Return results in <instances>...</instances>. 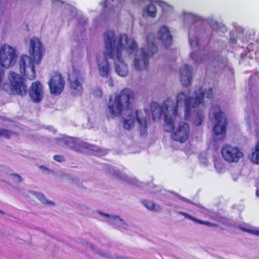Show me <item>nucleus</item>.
I'll return each instance as SVG.
<instances>
[{
  "label": "nucleus",
  "instance_id": "f257e3e1",
  "mask_svg": "<svg viewBox=\"0 0 259 259\" xmlns=\"http://www.w3.org/2000/svg\"><path fill=\"white\" fill-rule=\"evenodd\" d=\"M104 36L106 54L110 59H116L118 62H115V71L122 77L128 74L127 66L122 58L123 51L129 55H135L134 65L138 71L146 70L149 65V58L158 51V47L153 42L147 49L141 48L139 50L135 39L129 38L126 34H120L117 38L114 31L107 30Z\"/></svg>",
  "mask_w": 259,
  "mask_h": 259
},
{
  "label": "nucleus",
  "instance_id": "f03ea898",
  "mask_svg": "<svg viewBox=\"0 0 259 259\" xmlns=\"http://www.w3.org/2000/svg\"><path fill=\"white\" fill-rule=\"evenodd\" d=\"M213 97V91L211 88L205 91L202 88L195 92V98L189 97L184 93L181 92L178 94L177 98L176 104L174 100L167 99L163 102L161 106L156 102H152L150 104V110L153 120L164 118V122L166 125L167 132H171L175 128L174 119L169 117L168 114L171 112L174 116L178 115V107L179 105H185V119H188L191 115L192 108H197L201 104L203 103V100L206 98L208 100H212Z\"/></svg>",
  "mask_w": 259,
  "mask_h": 259
},
{
  "label": "nucleus",
  "instance_id": "7ed1b4c3",
  "mask_svg": "<svg viewBox=\"0 0 259 259\" xmlns=\"http://www.w3.org/2000/svg\"><path fill=\"white\" fill-rule=\"evenodd\" d=\"M134 92L128 88L122 89L119 94L115 96L113 99L110 97L107 107L109 114H107V118L109 120L111 118L119 116L123 111H126L128 112L127 114L128 118L124 119L123 121V126L124 129L130 130L134 127L136 116L140 128L146 130L147 119L144 116V112L146 114V111L137 110L135 115L132 110V105L134 101Z\"/></svg>",
  "mask_w": 259,
  "mask_h": 259
},
{
  "label": "nucleus",
  "instance_id": "20e7f679",
  "mask_svg": "<svg viewBox=\"0 0 259 259\" xmlns=\"http://www.w3.org/2000/svg\"><path fill=\"white\" fill-rule=\"evenodd\" d=\"M45 52L44 47L40 40L36 37H33L30 39L29 53L30 56L26 55H22L19 61L20 72L26 76V61L29 60L28 67L30 68L32 75L28 78L33 80L35 78L36 71L35 64H39Z\"/></svg>",
  "mask_w": 259,
  "mask_h": 259
},
{
  "label": "nucleus",
  "instance_id": "39448f33",
  "mask_svg": "<svg viewBox=\"0 0 259 259\" xmlns=\"http://www.w3.org/2000/svg\"><path fill=\"white\" fill-rule=\"evenodd\" d=\"M214 118L216 123L213 128V138L215 141L223 140L226 135L227 119L218 105H213L210 110L209 117Z\"/></svg>",
  "mask_w": 259,
  "mask_h": 259
},
{
  "label": "nucleus",
  "instance_id": "423d86ee",
  "mask_svg": "<svg viewBox=\"0 0 259 259\" xmlns=\"http://www.w3.org/2000/svg\"><path fill=\"white\" fill-rule=\"evenodd\" d=\"M10 90L12 94L24 96L28 92L27 86L23 77L15 72H11L9 75Z\"/></svg>",
  "mask_w": 259,
  "mask_h": 259
},
{
  "label": "nucleus",
  "instance_id": "0eeeda50",
  "mask_svg": "<svg viewBox=\"0 0 259 259\" xmlns=\"http://www.w3.org/2000/svg\"><path fill=\"white\" fill-rule=\"evenodd\" d=\"M223 159L228 163H237L243 157L242 151L237 147L225 144L221 149Z\"/></svg>",
  "mask_w": 259,
  "mask_h": 259
},
{
  "label": "nucleus",
  "instance_id": "6e6552de",
  "mask_svg": "<svg viewBox=\"0 0 259 259\" xmlns=\"http://www.w3.org/2000/svg\"><path fill=\"white\" fill-rule=\"evenodd\" d=\"M70 87L74 94L80 95L82 93V87L83 78L80 71L77 69H73L68 77Z\"/></svg>",
  "mask_w": 259,
  "mask_h": 259
},
{
  "label": "nucleus",
  "instance_id": "1a4fd4ad",
  "mask_svg": "<svg viewBox=\"0 0 259 259\" xmlns=\"http://www.w3.org/2000/svg\"><path fill=\"white\" fill-rule=\"evenodd\" d=\"M49 85L51 93L60 95L62 92L65 85V81L61 74L59 72H55L50 78Z\"/></svg>",
  "mask_w": 259,
  "mask_h": 259
},
{
  "label": "nucleus",
  "instance_id": "9d476101",
  "mask_svg": "<svg viewBox=\"0 0 259 259\" xmlns=\"http://www.w3.org/2000/svg\"><path fill=\"white\" fill-rule=\"evenodd\" d=\"M190 133L189 124L182 122L179 123L176 131L172 134L171 137L174 140L182 143L188 140Z\"/></svg>",
  "mask_w": 259,
  "mask_h": 259
},
{
  "label": "nucleus",
  "instance_id": "9b49d317",
  "mask_svg": "<svg viewBox=\"0 0 259 259\" xmlns=\"http://www.w3.org/2000/svg\"><path fill=\"white\" fill-rule=\"evenodd\" d=\"M28 92L30 99L34 103H40L43 99V87L39 81L32 82Z\"/></svg>",
  "mask_w": 259,
  "mask_h": 259
},
{
  "label": "nucleus",
  "instance_id": "f8f14e48",
  "mask_svg": "<svg viewBox=\"0 0 259 259\" xmlns=\"http://www.w3.org/2000/svg\"><path fill=\"white\" fill-rule=\"evenodd\" d=\"M65 143L72 150L77 152H81L84 149H90L91 148V145L74 138H68Z\"/></svg>",
  "mask_w": 259,
  "mask_h": 259
},
{
  "label": "nucleus",
  "instance_id": "ddd939ff",
  "mask_svg": "<svg viewBox=\"0 0 259 259\" xmlns=\"http://www.w3.org/2000/svg\"><path fill=\"white\" fill-rule=\"evenodd\" d=\"M158 37L165 47L170 46L173 42V37L167 27L161 26L158 33Z\"/></svg>",
  "mask_w": 259,
  "mask_h": 259
},
{
  "label": "nucleus",
  "instance_id": "4468645a",
  "mask_svg": "<svg viewBox=\"0 0 259 259\" xmlns=\"http://www.w3.org/2000/svg\"><path fill=\"white\" fill-rule=\"evenodd\" d=\"M180 80L185 87L189 86L192 82V68L188 65H184L180 70Z\"/></svg>",
  "mask_w": 259,
  "mask_h": 259
},
{
  "label": "nucleus",
  "instance_id": "2eb2a0df",
  "mask_svg": "<svg viewBox=\"0 0 259 259\" xmlns=\"http://www.w3.org/2000/svg\"><path fill=\"white\" fill-rule=\"evenodd\" d=\"M97 61L99 74L101 76L107 78L109 73V64L107 59L105 58L103 62L100 63V60L98 58Z\"/></svg>",
  "mask_w": 259,
  "mask_h": 259
},
{
  "label": "nucleus",
  "instance_id": "dca6fc26",
  "mask_svg": "<svg viewBox=\"0 0 259 259\" xmlns=\"http://www.w3.org/2000/svg\"><path fill=\"white\" fill-rule=\"evenodd\" d=\"M178 213L184 216L185 218L188 219L189 220H190L195 223H198L200 224L204 225H206L208 227H218V225L216 224H214V223H211L208 221H202L201 220H199V219H198L196 218H194L193 216L191 215L190 214H189L186 212H185L180 211L178 212Z\"/></svg>",
  "mask_w": 259,
  "mask_h": 259
},
{
  "label": "nucleus",
  "instance_id": "f3484780",
  "mask_svg": "<svg viewBox=\"0 0 259 259\" xmlns=\"http://www.w3.org/2000/svg\"><path fill=\"white\" fill-rule=\"evenodd\" d=\"M250 159L254 163L259 164V142L255 145L254 150L250 155Z\"/></svg>",
  "mask_w": 259,
  "mask_h": 259
},
{
  "label": "nucleus",
  "instance_id": "a211bd4d",
  "mask_svg": "<svg viewBox=\"0 0 259 259\" xmlns=\"http://www.w3.org/2000/svg\"><path fill=\"white\" fill-rule=\"evenodd\" d=\"M145 10L146 13L149 16L152 18L156 16L157 13V8L154 4H150L147 5Z\"/></svg>",
  "mask_w": 259,
  "mask_h": 259
},
{
  "label": "nucleus",
  "instance_id": "6ab92c4d",
  "mask_svg": "<svg viewBox=\"0 0 259 259\" xmlns=\"http://www.w3.org/2000/svg\"><path fill=\"white\" fill-rule=\"evenodd\" d=\"M204 119L203 113L201 111H198L196 114V116L194 120V124L197 125H201Z\"/></svg>",
  "mask_w": 259,
  "mask_h": 259
},
{
  "label": "nucleus",
  "instance_id": "aec40b11",
  "mask_svg": "<svg viewBox=\"0 0 259 259\" xmlns=\"http://www.w3.org/2000/svg\"><path fill=\"white\" fill-rule=\"evenodd\" d=\"M15 133L10 130L4 128H0V137H4L7 139H9L11 136Z\"/></svg>",
  "mask_w": 259,
  "mask_h": 259
},
{
  "label": "nucleus",
  "instance_id": "412c9836",
  "mask_svg": "<svg viewBox=\"0 0 259 259\" xmlns=\"http://www.w3.org/2000/svg\"><path fill=\"white\" fill-rule=\"evenodd\" d=\"M142 203L148 209L150 210H154L155 207V203L150 200H143L142 201Z\"/></svg>",
  "mask_w": 259,
  "mask_h": 259
},
{
  "label": "nucleus",
  "instance_id": "4be33fe9",
  "mask_svg": "<svg viewBox=\"0 0 259 259\" xmlns=\"http://www.w3.org/2000/svg\"><path fill=\"white\" fill-rule=\"evenodd\" d=\"M37 197L42 203L49 205H55V203L53 201H49L46 199L45 196L42 193L37 194Z\"/></svg>",
  "mask_w": 259,
  "mask_h": 259
},
{
  "label": "nucleus",
  "instance_id": "5701e85b",
  "mask_svg": "<svg viewBox=\"0 0 259 259\" xmlns=\"http://www.w3.org/2000/svg\"><path fill=\"white\" fill-rule=\"evenodd\" d=\"M189 43L190 45L192 47H195L199 46V40L198 38L196 37L193 39L190 38L189 39Z\"/></svg>",
  "mask_w": 259,
  "mask_h": 259
},
{
  "label": "nucleus",
  "instance_id": "b1692460",
  "mask_svg": "<svg viewBox=\"0 0 259 259\" xmlns=\"http://www.w3.org/2000/svg\"><path fill=\"white\" fill-rule=\"evenodd\" d=\"M242 230L246 232L249 233L250 234L259 236V230H252L246 228H242Z\"/></svg>",
  "mask_w": 259,
  "mask_h": 259
},
{
  "label": "nucleus",
  "instance_id": "393cba45",
  "mask_svg": "<svg viewBox=\"0 0 259 259\" xmlns=\"http://www.w3.org/2000/svg\"><path fill=\"white\" fill-rule=\"evenodd\" d=\"M53 158L55 161L59 162H62L65 161L64 157L60 155H54Z\"/></svg>",
  "mask_w": 259,
  "mask_h": 259
},
{
  "label": "nucleus",
  "instance_id": "a878e982",
  "mask_svg": "<svg viewBox=\"0 0 259 259\" xmlns=\"http://www.w3.org/2000/svg\"><path fill=\"white\" fill-rule=\"evenodd\" d=\"M11 176L17 179V181L18 183H20L22 181V179L20 175H19L18 174H13L11 175Z\"/></svg>",
  "mask_w": 259,
  "mask_h": 259
},
{
  "label": "nucleus",
  "instance_id": "bb28decb",
  "mask_svg": "<svg viewBox=\"0 0 259 259\" xmlns=\"http://www.w3.org/2000/svg\"><path fill=\"white\" fill-rule=\"evenodd\" d=\"M98 213L104 217H106L107 218L110 217V215L108 213H105L102 212H99Z\"/></svg>",
  "mask_w": 259,
  "mask_h": 259
},
{
  "label": "nucleus",
  "instance_id": "cd10ccee",
  "mask_svg": "<svg viewBox=\"0 0 259 259\" xmlns=\"http://www.w3.org/2000/svg\"><path fill=\"white\" fill-rule=\"evenodd\" d=\"M40 168L42 170H47L48 171L50 170L47 167H46V166H45L44 165L40 166Z\"/></svg>",
  "mask_w": 259,
  "mask_h": 259
},
{
  "label": "nucleus",
  "instance_id": "c85d7f7f",
  "mask_svg": "<svg viewBox=\"0 0 259 259\" xmlns=\"http://www.w3.org/2000/svg\"><path fill=\"white\" fill-rule=\"evenodd\" d=\"M114 219H119V216H115L114 217Z\"/></svg>",
  "mask_w": 259,
  "mask_h": 259
},
{
  "label": "nucleus",
  "instance_id": "c756f323",
  "mask_svg": "<svg viewBox=\"0 0 259 259\" xmlns=\"http://www.w3.org/2000/svg\"><path fill=\"white\" fill-rule=\"evenodd\" d=\"M194 55V53H191L190 55L191 57H193V56Z\"/></svg>",
  "mask_w": 259,
  "mask_h": 259
},
{
  "label": "nucleus",
  "instance_id": "7c9ffc66",
  "mask_svg": "<svg viewBox=\"0 0 259 259\" xmlns=\"http://www.w3.org/2000/svg\"><path fill=\"white\" fill-rule=\"evenodd\" d=\"M0 212H2L1 211V210H0Z\"/></svg>",
  "mask_w": 259,
  "mask_h": 259
}]
</instances>
